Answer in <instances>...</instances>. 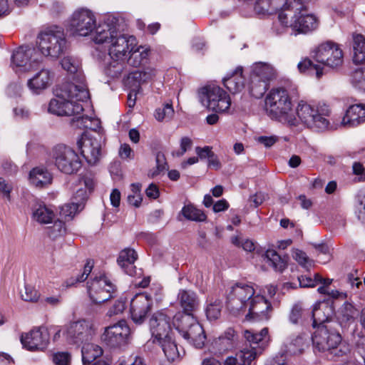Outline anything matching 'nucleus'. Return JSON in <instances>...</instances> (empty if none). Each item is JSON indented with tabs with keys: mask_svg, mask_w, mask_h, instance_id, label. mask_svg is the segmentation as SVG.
I'll return each mask as SVG.
<instances>
[{
	"mask_svg": "<svg viewBox=\"0 0 365 365\" xmlns=\"http://www.w3.org/2000/svg\"><path fill=\"white\" fill-rule=\"evenodd\" d=\"M353 173L359 176V181L365 180V168L361 163L355 162L352 166Z\"/></svg>",
	"mask_w": 365,
	"mask_h": 365,
	"instance_id": "obj_63",
	"label": "nucleus"
},
{
	"mask_svg": "<svg viewBox=\"0 0 365 365\" xmlns=\"http://www.w3.org/2000/svg\"><path fill=\"white\" fill-rule=\"evenodd\" d=\"M21 341L23 346L30 351H42L48 344L49 333L44 327L38 328L31 330L25 336H22Z\"/></svg>",
	"mask_w": 365,
	"mask_h": 365,
	"instance_id": "obj_22",
	"label": "nucleus"
},
{
	"mask_svg": "<svg viewBox=\"0 0 365 365\" xmlns=\"http://www.w3.org/2000/svg\"><path fill=\"white\" fill-rule=\"evenodd\" d=\"M222 307V302L218 299L210 302L205 310L207 319L210 321L218 319L221 314Z\"/></svg>",
	"mask_w": 365,
	"mask_h": 365,
	"instance_id": "obj_51",
	"label": "nucleus"
},
{
	"mask_svg": "<svg viewBox=\"0 0 365 365\" xmlns=\"http://www.w3.org/2000/svg\"><path fill=\"white\" fill-rule=\"evenodd\" d=\"M31 183L36 187H44L52 182V175L44 168L37 167L29 173Z\"/></svg>",
	"mask_w": 365,
	"mask_h": 365,
	"instance_id": "obj_34",
	"label": "nucleus"
},
{
	"mask_svg": "<svg viewBox=\"0 0 365 365\" xmlns=\"http://www.w3.org/2000/svg\"><path fill=\"white\" fill-rule=\"evenodd\" d=\"M278 20L284 27H291L297 34H307L316 29L318 26L317 18L308 14V6H302L294 9V14L289 21L288 14L281 11Z\"/></svg>",
	"mask_w": 365,
	"mask_h": 365,
	"instance_id": "obj_6",
	"label": "nucleus"
},
{
	"mask_svg": "<svg viewBox=\"0 0 365 365\" xmlns=\"http://www.w3.org/2000/svg\"><path fill=\"white\" fill-rule=\"evenodd\" d=\"M56 98L50 101L48 113L58 116L78 117L83 110L78 101H85L89 98V92L86 85L65 83L56 90Z\"/></svg>",
	"mask_w": 365,
	"mask_h": 365,
	"instance_id": "obj_1",
	"label": "nucleus"
},
{
	"mask_svg": "<svg viewBox=\"0 0 365 365\" xmlns=\"http://www.w3.org/2000/svg\"><path fill=\"white\" fill-rule=\"evenodd\" d=\"M351 83L354 87L365 91V68H357L353 72Z\"/></svg>",
	"mask_w": 365,
	"mask_h": 365,
	"instance_id": "obj_53",
	"label": "nucleus"
},
{
	"mask_svg": "<svg viewBox=\"0 0 365 365\" xmlns=\"http://www.w3.org/2000/svg\"><path fill=\"white\" fill-rule=\"evenodd\" d=\"M160 345L165 356L170 361H174L180 356V353L175 341L173 340L172 334L165 339L155 341Z\"/></svg>",
	"mask_w": 365,
	"mask_h": 365,
	"instance_id": "obj_38",
	"label": "nucleus"
},
{
	"mask_svg": "<svg viewBox=\"0 0 365 365\" xmlns=\"http://www.w3.org/2000/svg\"><path fill=\"white\" fill-rule=\"evenodd\" d=\"M256 356L257 352L255 347L244 349L236 353L235 356L227 357L225 365H251Z\"/></svg>",
	"mask_w": 365,
	"mask_h": 365,
	"instance_id": "obj_33",
	"label": "nucleus"
},
{
	"mask_svg": "<svg viewBox=\"0 0 365 365\" xmlns=\"http://www.w3.org/2000/svg\"><path fill=\"white\" fill-rule=\"evenodd\" d=\"M62 68L73 75V79L76 85H86L85 76L81 70V60L72 56H65L61 61Z\"/></svg>",
	"mask_w": 365,
	"mask_h": 365,
	"instance_id": "obj_27",
	"label": "nucleus"
},
{
	"mask_svg": "<svg viewBox=\"0 0 365 365\" xmlns=\"http://www.w3.org/2000/svg\"><path fill=\"white\" fill-rule=\"evenodd\" d=\"M152 297L146 293L136 294L130 302L131 319L136 324H143L153 307Z\"/></svg>",
	"mask_w": 365,
	"mask_h": 365,
	"instance_id": "obj_18",
	"label": "nucleus"
},
{
	"mask_svg": "<svg viewBox=\"0 0 365 365\" xmlns=\"http://www.w3.org/2000/svg\"><path fill=\"white\" fill-rule=\"evenodd\" d=\"M236 340L237 337L235 330L230 328L222 335L213 341L212 346L216 352L222 354L224 351L232 349L235 346Z\"/></svg>",
	"mask_w": 365,
	"mask_h": 365,
	"instance_id": "obj_32",
	"label": "nucleus"
},
{
	"mask_svg": "<svg viewBox=\"0 0 365 365\" xmlns=\"http://www.w3.org/2000/svg\"><path fill=\"white\" fill-rule=\"evenodd\" d=\"M297 68L301 73L315 72L317 78H319L323 75V68L321 65L314 64L310 59L304 58L297 64Z\"/></svg>",
	"mask_w": 365,
	"mask_h": 365,
	"instance_id": "obj_46",
	"label": "nucleus"
},
{
	"mask_svg": "<svg viewBox=\"0 0 365 365\" xmlns=\"http://www.w3.org/2000/svg\"><path fill=\"white\" fill-rule=\"evenodd\" d=\"M180 214L182 215L186 220L190 221L200 222H205L207 220L205 213L192 204L185 205L182 208Z\"/></svg>",
	"mask_w": 365,
	"mask_h": 365,
	"instance_id": "obj_40",
	"label": "nucleus"
},
{
	"mask_svg": "<svg viewBox=\"0 0 365 365\" xmlns=\"http://www.w3.org/2000/svg\"><path fill=\"white\" fill-rule=\"evenodd\" d=\"M334 307L328 302H317L312 310L313 327L317 328L319 326L335 324V323H330L329 319L334 314Z\"/></svg>",
	"mask_w": 365,
	"mask_h": 365,
	"instance_id": "obj_25",
	"label": "nucleus"
},
{
	"mask_svg": "<svg viewBox=\"0 0 365 365\" xmlns=\"http://www.w3.org/2000/svg\"><path fill=\"white\" fill-rule=\"evenodd\" d=\"M242 67L239 66L232 72L230 76L223 78V84L230 92L237 93L242 91L245 88V78L242 75Z\"/></svg>",
	"mask_w": 365,
	"mask_h": 365,
	"instance_id": "obj_31",
	"label": "nucleus"
},
{
	"mask_svg": "<svg viewBox=\"0 0 365 365\" xmlns=\"http://www.w3.org/2000/svg\"><path fill=\"white\" fill-rule=\"evenodd\" d=\"M244 336L247 341L250 343L251 349L253 347L252 345H258L259 348H263L268 341V329L263 328L259 332L246 330ZM254 347L256 349L255 346ZM255 351L257 352L256 350Z\"/></svg>",
	"mask_w": 365,
	"mask_h": 365,
	"instance_id": "obj_36",
	"label": "nucleus"
},
{
	"mask_svg": "<svg viewBox=\"0 0 365 365\" xmlns=\"http://www.w3.org/2000/svg\"><path fill=\"white\" fill-rule=\"evenodd\" d=\"M98 137L99 138L84 132L77 141V145L82 156L91 165H96L101 156V137L99 133Z\"/></svg>",
	"mask_w": 365,
	"mask_h": 365,
	"instance_id": "obj_17",
	"label": "nucleus"
},
{
	"mask_svg": "<svg viewBox=\"0 0 365 365\" xmlns=\"http://www.w3.org/2000/svg\"><path fill=\"white\" fill-rule=\"evenodd\" d=\"M200 99L204 106L218 113L227 111L231 105L229 95L217 86H208L202 88Z\"/></svg>",
	"mask_w": 365,
	"mask_h": 365,
	"instance_id": "obj_13",
	"label": "nucleus"
},
{
	"mask_svg": "<svg viewBox=\"0 0 365 365\" xmlns=\"http://www.w3.org/2000/svg\"><path fill=\"white\" fill-rule=\"evenodd\" d=\"M21 297L24 301L35 302L39 299L40 294L33 286L26 284L24 291L21 292Z\"/></svg>",
	"mask_w": 365,
	"mask_h": 365,
	"instance_id": "obj_54",
	"label": "nucleus"
},
{
	"mask_svg": "<svg viewBox=\"0 0 365 365\" xmlns=\"http://www.w3.org/2000/svg\"><path fill=\"white\" fill-rule=\"evenodd\" d=\"M174 114V109L171 103H165L162 108L155 110V117L158 121L170 120Z\"/></svg>",
	"mask_w": 365,
	"mask_h": 365,
	"instance_id": "obj_52",
	"label": "nucleus"
},
{
	"mask_svg": "<svg viewBox=\"0 0 365 365\" xmlns=\"http://www.w3.org/2000/svg\"><path fill=\"white\" fill-rule=\"evenodd\" d=\"M137 258L138 255L134 250L125 248L119 253L117 262L127 274L134 276L137 274L136 267L134 265Z\"/></svg>",
	"mask_w": 365,
	"mask_h": 365,
	"instance_id": "obj_30",
	"label": "nucleus"
},
{
	"mask_svg": "<svg viewBox=\"0 0 365 365\" xmlns=\"http://www.w3.org/2000/svg\"><path fill=\"white\" fill-rule=\"evenodd\" d=\"M295 111L297 125L299 122L307 127L316 130H324L329 128V121L324 117L325 113H320L314 106L304 101L299 102Z\"/></svg>",
	"mask_w": 365,
	"mask_h": 365,
	"instance_id": "obj_9",
	"label": "nucleus"
},
{
	"mask_svg": "<svg viewBox=\"0 0 365 365\" xmlns=\"http://www.w3.org/2000/svg\"><path fill=\"white\" fill-rule=\"evenodd\" d=\"M264 256L275 270L282 272L287 267V257H282L275 250H267Z\"/></svg>",
	"mask_w": 365,
	"mask_h": 365,
	"instance_id": "obj_43",
	"label": "nucleus"
},
{
	"mask_svg": "<svg viewBox=\"0 0 365 365\" xmlns=\"http://www.w3.org/2000/svg\"><path fill=\"white\" fill-rule=\"evenodd\" d=\"M11 59L16 72H29L38 68L42 57L34 48L21 46L14 51Z\"/></svg>",
	"mask_w": 365,
	"mask_h": 365,
	"instance_id": "obj_11",
	"label": "nucleus"
},
{
	"mask_svg": "<svg viewBox=\"0 0 365 365\" xmlns=\"http://www.w3.org/2000/svg\"><path fill=\"white\" fill-rule=\"evenodd\" d=\"M64 333L69 344L83 345L92 339L94 329L90 322L82 319L71 322Z\"/></svg>",
	"mask_w": 365,
	"mask_h": 365,
	"instance_id": "obj_16",
	"label": "nucleus"
},
{
	"mask_svg": "<svg viewBox=\"0 0 365 365\" xmlns=\"http://www.w3.org/2000/svg\"><path fill=\"white\" fill-rule=\"evenodd\" d=\"M143 83L141 71L138 70L129 74L128 77V83L131 84V86L133 87L132 88H135L139 91L140 85Z\"/></svg>",
	"mask_w": 365,
	"mask_h": 365,
	"instance_id": "obj_55",
	"label": "nucleus"
},
{
	"mask_svg": "<svg viewBox=\"0 0 365 365\" xmlns=\"http://www.w3.org/2000/svg\"><path fill=\"white\" fill-rule=\"evenodd\" d=\"M71 125L75 128H85L96 131L101 129V123L98 119L92 118L88 116L74 117L71 120Z\"/></svg>",
	"mask_w": 365,
	"mask_h": 365,
	"instance_id": "obj_37",
	"label": "nucleus"
},
{
	"mask_svg": "<svg viewBox=\"0 0 365 365\" xmlns=\"http://www.w3.org/2000/svg\"><path fill=\"white\" fill-rule=\"evenodd\" d=\"M334 325L319 326L312 337L313 345L319 351H330L335 356H342L346 354L349 349L344 346L343 349L341 347L337 349L341 344V336Z\"/></svg>",
	"mask_w": 365,
	"mask_h": 365,
	"instance_id": "obj_5",
	"label": "nucleus"
},
{
	"mask_svg": "<svg viewBox=\"0 0 365 365\" xmlns=\"http://www.w3.org/2000/svg\"><path fill=\"white\" fill-rule=\"evenodd\" d=\"M251 283L237 282L232 287L227 298V307L233 314H237L246 308L255 294Z\"/></svg>",
	"mask_w": 365,
	"mask_h": 365,
	"instance_id": "obj_10",
	"label": "nucleus"
},
{
	"mask_svg": "<svg viewBox=\"0 0 365 365\" xmlns=\"http://www.w3.org/2000/svg\"><path fill=\"white\" fill-rule=\"evenodd\" d=\"M249 312L245 316L246 320L263 321L270 318L272 307L264 297L254 296L249 302Z\"/></svg>",
	"mask_w": 365,
	"mask_h": 365,
	"instance_id": "obj_21",
	"label": "nucleus"
},
{
	"mask_svg": "<svg viewBox=\"0 0 365 365\" xmlns=\"http://www.w3.org/2000/svg\"><path fill=\"white\" fill-rule=\"evenodd\" d=\"M353 62L355 64L365 63V38L361 34L354 36Z\"/></svg>",
	"mask_w": 365,
	"mask_h": 365,
	"instance_id": "obj_39",
	"label": "nucleus"
},
{
	"mask_svg": "<svg viewBox=\"0 0 365 365\" xmlns=\"http://www.w3.org/2000/svg\"><path fill=\"white\" fill-rule=\"evenodd\" d=\"M365 121V105L357 103L350 106L342 118L341 123L349 127L357 126Z\"/></svg>",
	"mask_w": 365,
	"mask_h": 365,
	"instance_id": "obj_28",
	"label": "nucleus"
},
{
	"mask_svg": "<svg viewBox=\"0 0 365 365\" xmlns=\"http://www.w3.org/2000/svg\"><path fill=\"white\" fill-rule=\"evenodd\" d=\"M33 218L41 224H48L52 222L54 213L46 205H40L34 210Z\"/></svg>",
	"mask_w": 365,
	"mask_h": 365,
	"instance_id": "obj_44",
	"label": "nucleus"
},
{
	"mask_svg": "<svg viewBox=\"0 0 365 365\" xmlns=\"http://www.w3.org/2000/svg\"><path fill=\"white\" fill-rule=\"evenodd\" d=\"M130 330L125 320L107 327L102 335V339L111 347L119 346L128 342Z\"/></svg>",
	"mask_w": 365,
	"mask_h": 365,
	"instance_id": "obj_19",
	"label": "nucleus"
},
{
	"mask_svg": "<svg viewBox=\"0 0 365 365\" xmlns=\"http://www.w3.org/2000/svg\"><path fill=\"white\" fill-rule=\"evenodd\" d=\"M71 354L67 351L57 352L53 355V361L56 365H69Z\"/></svg>",
	"mask_w": 365,
	"mask_h": 365,
	"instance_id": "obj_56",
	"label": "nucleus"
},
{
	"mask_svg": "<svg viewBox=\"0 0 365 365\" xmlns=\"http://www.w3.org/2000/svg\"><path fill=\"white\" fill-rule=\"evenodd\" d=\"M312 53L314 60L324 66L337 68L343 64V51L335 43L327 41L321 43Z\"/></svg>",
	"mask_w": 365,
	"mask_h": 365,
	"instance_id": "obj_14",
	"label": "nucleus"
},
{
	"mask_svg": "<svg viewBox=\"0 0 365 365\" xmlns=\"http://www.w3.org/2000/svg\"><path fill=\"white\" fill-rule=\"evenodd\" d=\"M125 304L126 302L124 299L120 298L118 299L117 301H115L113 307L109 309L108 314L109 316H113L122 313L123 310L125 309Z\"/></svg>",
	"mask_w": 365,
	"mask_h": 365,
	"instance_id": "obj_60",
	"label": "nucleus"
},
{
	"mask_svg": "<svg viewBox=\"0 0 365 365\" xmlns=\"http://www.w3.org/2000/svg\"><path fill=\"white\" fill-rule=\"evenodd\" d=\"M264 104L265 112L272 120L289 126L297 125L292 101L286 89H272L265 98Z\"/></svg>",
	"mask_w": 365,
	"mask_h": 365,
	"instance_id": "obj_2",
	"label": "nucleus"
},
{
	"mask_svg": "<svg viewBox=\"0 0 365 365\" xmlns=\"http://www.w3.org/2000/svg\"><path fill=\"white\" fill-rule=\"evenodd\" d=\"M178 300L185 314H193L198 309L200 300L197 294L190 289H180L178 294Z\"/></svg>",
	"mask_w": 365,
	"mask_h": 365,
	"instance_id": "obj_26",
	"label": "nucleus"
},
{
	"mask_svg": "<svg viewBox=\"0 0 365 365\" xmlns=\"http://www.w3.org/2000/svg\"><path fill=\"white\" fill-rule=\"evenodd\" d=\"M87 289L90 299L95 304L109 300L116 292L115 284L104 274L91 277L87 282Z\"/></svg>",
	"mask_w": 365,
	"mask_h": 365,
	"instance_id": "obj_12",
	"label": "nucleus"
},
{
	"mask_svg": "<svg viewBox=\"0 0 365 365\" xmlns=\"http://www.w3.org/2000/svg\"><path fill=\"white\" fill-rule=\"evenodd\" d=\"M294 258L302 267L308 268L311 267L312 263L307 254L299 250H296L294 252Z\"/></svg>",
	"mask_w": 365,
	"mask_h": 365,
	"instance_id": "obj_58",
	"label": "nucleus"
},
{
	"mask_svg": "<svg viewBox=\"0 0 365 365\" xmlns=\"http://www.w3.org/2000/svg\"><path fill=\"white\" fill-rule=\"evenodd\" d=\"M303 309L299 304H294L289 314V320L292 324H297L303 314Z\"/></svg>",
	"mask_w": 365,
	"mask_h": 365,
	"instance_id": "obj_59",
	"label": "nucleus"
},
{
	"mask_svg": "<svg viewBox=\"0 0 365 365\" xmlns=\"http://www.w3.org/2000/svg\"><path fill=\"white\" fill-rule=\"evenodd\" d=\"M153 343L171 335L170 317L164 311L154 313L149 321Z\"/></svg>",
	"mask_w": 365,
	"mask_h": 365,
	"instance_id": "obj_20",
	"label": "nucleus"
},
{
	"mask_svg": "<svg viewBox=\"0 0 365 365\" xmlns=\"http://www.w3.org/2000/svg\"><path fill=\"white\" fill-rule=\"evenodd\" d=\"M82 361L84 365L89 364L103 354V349L97 344L88 341L81 349Z\"/></svg>",
	"mask_w": 365,
	"mask_h": 365,
	"instance_id": "obj_35",
	"label": "nucleus"
},
{
	"mask_svg": "<svg viewBox=\"0 0 365 365\" xmlns=\"http://www.w3.org/2000/svg\"><path fill=\"white\" fill-rule=\"evenodd\" d=\"M66 233L65 224L62 220H56L52 226L47 228V234L50 238L55 240Z\"/></svg>",
	"mask_w": 365,
	"mask_h": 365,
	"instance_id": "obj_50",
	"label": "nucleus"
},
{
	"mask_svg": "<svg viewBox=\"0 0 365 365\" xmlns=\"http://www.w3.org/2000/svg\"><path fill=\"white\" fill-rule=\"evenodd\" d=\"M83 209L82 204L72 202L61 207L60 215L65 220H71L79 211Z\"/></svg>",
	"mask_w": 365,
	"mask_h": 365,
	"instance_id": "obj_47",
	"label": "nucleus"
},
{
	"mask_svg": "<svg viewBox=\"0 0 365 365\" xmlns=\"http://www.w3.org/2000/svg\"><path fill=\"white\" fill-rule=\"evenodd\" d=\"M52 158L58 170L67 175L76 173L82 166L78 154L73 148L65 145L55 146Z\"/></svg>",
	"mask_w": 365,
	"mask_h": 365,
	"instance_id": "obj_8",
	"label": "nucleus"
},
{
	"mask_svg": "<svg viewBox=\"0 0 365 365\" xmlns=\"http://www.w3.org/2000/svg\"><path fill=\"white\" fill-rule=\"evenodd\" d=\"M354 339L356 351L362 357L365 364V334H358Z\"/></svg>",
	"mask_w": 365,
	"mask_h": 365,
	"instance_id": "obj_57",
	"label": "nucleus"
},
{
	"mask_svg": "<svg viewBox=\"0 0 365 365\" xmlns=\"http://www.w3.org/2000/svg\"><path fill=\"white\" fill-rule=\"evenodd\" d=\"M305 345V339L303 335H298L292 339L285 345L286 351L289 354H299L302 352Z\"/></svg>",
	"mask_w": 365,
	"mask_h": 365,
	"instance_id": "obj_45",
	"label": "nucleus"
},
{
	"mask_svg": "<svg viewBox=\"0 0 365 365\" xmlns=\"http://www.w3.org/2000/svg\"><path fill=\"white\" fill-rule=\"evenodd\" d=\"M355 213L358 220L365 223V190H360L356 195Z\"/></svg>",
	"mask_w": 365,
	"mask_h": 365,
	"instance_id": "obj_48",
	"label": "nucleus"
},
{
	"mask_svg": "<svg viewBox=\"0 0 365 365\" xmlns=\"http://www.w3.org/2000/svg\"><path fill=\"white\" fill-rule=\"evenodd\" d=\"M96 19L93 12L81 8L75 11L69 21L68 29L73 35L87 36L96 28Z\"/></svg>",
	"mask_w": 365,
	"mask_h": 365,
	"instance_id": "obj_15",
	"label": "nucleus"
},
{
	"mask_svg": "<svg viewBox=\"0 0 365 365\" xmlns=\"http://www.w3.org/2000/svg\"><path fill=\"white\" fill-rule=\"evenodd\" d=\"M135 38L133 36L127 37L123 34H118L110 42L109 55L111 59L125 60L126 53L133 47Z\"/></svg>",
	"mask_w": 365,
	"mask_h": 365,
	"instance_id": "obj_24",
	"label": "nucleus"
},
{
	"mask_svg": "<svg viewBox=\"0 0 365 365\" xmlns=\"http://www.w3.org/2000/svg\"><path fill=\"white\" fill-rule=\"evenodd\" d=\"M93 267V261L91 259H88L84 265L83 273L76 277V282H81L85 281L91 272Z\"/></svg>",
	"mask_w": 365,
	"mask_h": 365,
	"instance_id": "obj_61",
	"label": "nucleus"
},
{
	"mask_svg": "<svg viewBox=\"0 0 365 365\" xmlns=\"http://www.w3.org/2000/svg\"><path fill=\"white\" fill-rule=\"evenodd\" d=\"M129 53H130V55L127 60L128 64L137 68L147 61L148 50L143 47H139L133 50V47H131Z\"/></svg>",
	"mask_w": 365,
	"mask_h": 365,
	"instance_id": "obj_42",
	"label": "nucleus"
},
{
	"mask_svg": "<svg viewBox=\"0 0 365 365\" xmlns=\"http://www.w3.org/2000/svg\"><path fill=\"white\" fill-rule=\"evenodd\" d=\"M275 78L276 71L270 64L265 63L255 64L248 83L250 94L256 98H260L267 91L269 82Z\"/></svg>",
	"mask_w": 365,
	"mask_h": 365,
	"instance_id": "obj_7",
	"label": "nucleus"
},
{
	"mask_svg": "<svg viewBox=\"0 0 365 365\" xmlns=\"http://www.w3.org/2000/svg\"><path fill=\"white\" fill-rule=\"evenodd\" d=\"M173 325L180 335L197 348H202L206 336L202 327L193 314L177 313L173 317Z\"/></svg>",
	"mask_w": 365,
	"mask_h": 365,
	"instance_id": "obj_3",
	"label": "nucleus"
},
{
	"mask_svg": "<svg viewBox=\"0 0 365 365\" xmlns=\"http://www.w3.org/2000/svg\"><path fill=\"white\" fill-rule=\"evenodd\" d=\"M358 314L359 311L353 304L345 302L340 308L338 319L341 324H344L346 326L353 322Z\"/></svg>",
	"mask_w": 365,
	"mask_h": 365,
	"instance_id": "obj_41",
	"label": "nucleus"
},
{
	"mask_svg": "<svg viewBox=\"0 0 365 365\" xmlns=\"http://www.w3.org/2000/svg\"><path fill=\"white\" fill-rule=\"evenodd\" d=\"M37 44L44 56L58 58L66 49V39L63 30L55 26L41 32L38 36Z\"/></svg>",
	"mask_w": 365,
	"mask_h": 365,
	"instance_id": "obj_4",
	"label": "nucleus"
},
{
	"mask_svg": "<svg viewBox=\"0 0 365 365\" xmlns=\"http://www.w3.org/2000/svg\"><path fill=\"white\" fill-rule=\"evenodd\" d=\"M277 140L278 138L276 136H259L257 139L258 143L264 145L266 148L272 147Z\"/></svg>",
	"mask_w": 365,
	"mask_h": 365,
	"instance_id": "obj_64",
	"label": "nucleus"
},
{
	"mask_svg": "<svg viewBox=\"0 0 365 365\" xmlns=\"http://www.w3.org/2000/svg\"><path fill=\"white\" fill-rule=\"evenodd\" d=\"M117 21L114 17H108L104 22L96 26L93 41L96 43H110L113 41L119 34L116 26Z\"/></svg>",
	"mask_w": 365,
	"mask_h": 365,
	"instance_id": "obj_23",
	"label": "nucleus"
},
{
	"mask_svg": "<svg viewBox=\"0 0 365 365\" xmlns=\"http://www.w3.org/2000/svg\"><path fill=\"white\" fill-rule=\"evenodd\" d=\"M125 60L112 59L106 68V73L111 78L118 77L124 69Z\"/></svg>",
	"mask_w": 365,
	"mask_h": 365,
	"instance_id": "obj_49",
	"label": "nucleus"
},
{
	"mask_svg": "<svg viewBox=\"0 0 365 365\" xmlns=\"http://www.w3.org/2000/svg\"><path fill=\"white\" fill-rule=\"evenodd\" d=\"M53 73L46 68H41L27 82V86L34 93H38L46 89L51 83Z\"/></svg>",
	"mask_w": 365,
	"mask_h": 365,
	"instance_id": "obj_29",
	"label": "nucleus"
},
{
	"mask_svg": "<svg viewBox=\"0 0 365 365\" xmlns=\"http://www.w3.org/2000/svg\"><path fill=\"white\" fill-rule=\"evenodd\" d=\"M88 194L87 190L83 187L78 188L74 196H73V202L81 203L83 205V207H84V204L86 200H87Z\"/></svg>",
	"mask_w": 365,
	"mask_h": 365,
	"instance_id": "obj_62",
	"label": "nucleus"
}]
</instances>
